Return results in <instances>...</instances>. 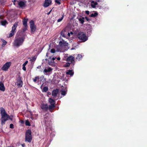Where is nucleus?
Listing matches in <instances>:
<instances>
[{"mask_svg":"<svg viewBox=\"0 0 147 147\" xmlns=\"http://www.w3.org/2000/svg\"><path fill=\"white\" fill-rule=\"evenodd\" d=\"M78 19L81 24H83L84 23V17H82L79 18H78Z\"/></svg>","mask_w":147,"mask_h":147,"instance_id":"412c9836","label":"nucleus"},{"mask_svg":"<svg viewBox=\"0 0 147 147\" xmlns=\"http://www.w3.org/2000/svg\"><path fill=\"white\" fill-rule=\"evenodd\" d=\"M25 124L27 126H30V124L29 121L28 120H26L25 121Z\"/></svg>","mask_w":147,"mask_h":147,"instance_id":"2f4dec72","label":"nucleus"},{"mask_svg":"<svg viewBox=\"0 0 147 147\" xmlns=\"http://www.w3.org/2000/svg\"><path fill=\"white\" fill-rule=\"evenodd\" d=\"M49 101L51 104H55V100L51 98L49 99Z\"/></svg>","mask_w":147,"mask_h":147,"instance_id":"b1692460","label":"nucleus"},{"mask_svg":"<svg viewBox=\"0 0 147 147\" xmlns=\"http://www.w3.org/2000/svg\"><path fill=\"white\" fill-rule=\"evenodd\" d=\"M27 29V26L24 27V28L23 29V32L25 31Z\"/></svg>","mask_w":147,"mask_h":147,"instance_id":"4c0bfd02","label":"nucleus"},{"mask_svg":"<svg viewBox=\"0 0 147 147\" xmlns=\"http://www.w3.org/2000/svg\"><path fill=\"white\" fill-rule=\"evenodd\" d=\"M30 27L32 32H34L36 30V26L34 25V22L33 20H31L30 22Z\"/></svg>","mask_w":147,"mask_h":147,"instance_id":"6e6552de","label":"nucleus"},{"mask_svg":"<svg viewBox=\"0 0 147 147\" xmlns=\"http://www.w3.org/2000/svg\"><path fill=\"white\" fill-rule=\"evenodd\" d=\"M7 147H13L12 146H8Z\"/></svg>","mask_w":147,"mask_h":147,"instance_id":"5fc2aeb1","label":"nucleus"},{"mask_svg":"<svg viewBox=\"0 0 147 147\" xmlns=\"http://www.w3.org/2000/svg\"><path fill=\"white\" fill-rule=\"evenodd\" d=\"M28 61H26L25 62L23 63V65L26 66V64L28 63Z\"/></svg>","mask_w":147,"mask_h":147,"instance_id":"58836bf2","label":"nucleus"},{"mask_svg":"<svg viewBox=\"0 0 147 147\" xmlns=\"http://www.w3.org/2000/svg\"><path fill=\"white\" fill-rule=\"evenodd\" d=\"M1 124L2 125H3L5 124V122L8 119L9 116L7 114L5 109L3 108H1Z\"/></svg>","mask_w":147,"mask_h":147,"instance_id":"f03ea898","label":"nucleus"},{"mask_svg":"<svg viewBox=\"0 0 147 147\" xmlns=\"http://www.w3.org/2000/svg\"><path fill=\"white\" fill-rule=\"evenodd\" d=\"M7 43V42L5 41V40H4L3 41V44H4V45H5Z\"/></svg>","mask_w":147,"mask_h":147,"instance_id":"a18cd8bd","label":"nucleus"},{"mask_svg":"<svg viewBox=\"0 0 147 147\" xmlns=\"http://www.w3.org/2000/svg\"><path fill=\"white\" fill-rule=\"evenodd\" d=\"M36 58V57L35 56L32 57L30 58V61L32 62H34V61H35Z\"/></svg>","mask_w":147,"mask_h":147,"instance_id":"4be33fe9","label":"nucleus"},{"mask_svg":"<svg viewBox=\"0 0 147 147\" xmlns=\"http://www.w3.org/2000/svg\"><path fill=\"white\" fill-rule=\"evenodd\" d=\"M0 90L2 91H4L5 90L4 84L2 82H0Z\"/></svg>","mask_w":147,"mask_h":147,"instance_id":"a211bd4d","label":"nucleus"},{"mask_svg":"<svg viewBox=\"0 0 147 147\" xmlns=\"http://www.w3.org/2000/svg\"><path fill=\"white\" fill-rule=\"evenodd\" d=\"M1 24L2 25L5 26L7 24V22L6 20L2 21H1Z\"/></svg>","mask_w":147,"mask_h":147,"instance_id":"393cba45","label":"nucleus"},{"mask_svg":"<svg viewBox=\"0 0 147 147\" xmlns=\"http://www.w3.org/2000/svg\"><path fill=\"white\" fill-rule=\"evenodd\" d=\"M55 2L57 3H58V4H60V1H59L58 0H56Z\"/></svg>","mask_w":147,"mask_h":147,"instance_id":"79ce46f5","label":"nucleus"},{"mask_svg":"<svg viewBox=\"0 0 147 147\" xmlns=\"http://www.w3.org/2000/svg\"><path fill=\"white\" fill-rule=\"evenodd\" d=\"M41 107L42 110L46 111L48 109V107L47 104H42L41 106Z\"/></svg>","mask_w":147,"mask_h":147,"instance_id":"4468645a","label":"nucleus"},{"mask_svg":"<svg viewBox=\"0 0 147 147\" xmlns=\"http://www.w3.org/2000/svg\"><path fill=\"white\" fill-rule=\"evenodd\" d=\"M26 3V2L20 1H18V4L20 7L23 8L25 7Z\"/></svg>","mask_w":147,"mask_h":147,"instance_id":"9b49d317","label":"nucleus"},{"mask_svg":"<svg viewBox=\"0 0 147 147\" xmlns=\"http://www.w3.org/2000/svg\"><path fill=\"white\" fill-rule=\"evenodd\" d=\"M59 92V90L58 89L54 90L52 93V95L54 97L56 96Z\"/></svg>","mask_w":147,"mask_h":147,"instance_id":"dca6fc26","label":"nucleus"},{"mask_svg":"<svg viewBox=\"0 0 147 147\" xmlns=\"http://www.w3.org/2000/svg\"><path fill=\"white\" fill-rule=\"evenodd\" d=\"M55 49H51V52L52 53H54L55 52Z\"/></svg>","mask_w":147,"mask_h":147,"instance_id":"f704fd0d","label":"nucleus"},{"mask_svg":"<svg viewBox=\"0 0 147 147\" xmlns=\"http://www.w3.org/2000/svg\"><path fill=\"white\" fill-rule=\"evenodd\" d=\"M98 15V13L95 12L94 13H92L90 15V17H95L96 16Z\"/></svg>","mask_w":147,"mask_h":147,"instance_id":"a878e982","label":"nucleus"},{"mask_svg":"<svg viewBox=\"0 0 147 147\" xmlns=\"http://www.w3.org/2000/svg\"><path fill=\"white\" fill-rule=\"evenodd\" d=\"M55 107V104H51V105H49L48 107L49 110L51 111V110H52Z\"/></svg>","mask_w":147,"mask_h":147,"instance_id":"5701e85b","label":"nucleus"},{"mask_svg":"<svg viewBox=\"0 0 147 147\" xmlns=\"http://www.w3.org/2000/svg\"><path fill=\"white\" fill-rule=\"evenodd\" d=\"M51 3V0H45L44 3L43 5L45 7H47L49 6Z\"/></svg>","mask_w":147,"mask_h":147,"instance_id":"1a4fd4ad","label":"nucleus"},{"mask_svg":"<svg viewBox=\"0 0 147 147\" xmlns=\"http://www.w3.org/2000/svg\"><path fill=\"white\" fill-rule=\"evenodd\" d=\"M39 79L38 76H37L35 78H34L33 79V81L34 82H36L37 80Z\"/></svg>","mask_w":147,"mask_h":147,"instance_id":"c756f323","label":"nucleus"},{"mask_svg":"<svg viewBox=\"0 0 147 147\" xmlns=\"http://www.w3.org/2000/svg\"><path fill=\"white\" fill-rule=\"evenodd\" d=\"M22 84L23 82L22 81L21 79L19 78L17 80L16 84L18 87H21L22 86Z\"/></svg>","mask_w":147,"mask_h":147,"instance_id":"9d476101","label":"nucleus"},{"mask_svg":"<svg viewBox=\"0 0 147 147\" xmlns=\"http://www.w3.org/2000/svg\"><path fill=\"white\" fill-rule=\"evenodd\" d=\"M22 69L24 71L26 70V68L25 66L23 65Z\"/></svg>","mask_w":147,"mask_h":147,"instance_id":"ea45409f","label":"nucleus"},{"mask_svg":"<svg viewBox=\"0 0 147 147\" xmlns=\"http://www.w3.org/2000/svg\"><path fill=\"white\" fill-rule=\"evenodd\" d=\"M66 74L67 75H69L72 76L74 75V72L72 70H68L67 71Z\"/></svg>","mask_w":147,"mask_h":147,"instance_id":"f3484780","label":"nucleus"},{"mask_svg":"<svg viewBox=\"0 0 147 147\" xmlns=\"http://www.w3.org/2000/svg\"><path fill=\"white\" fill-rule=\"evenodd\" d=\"M3 16L2 15L0 16V20L3 19Z\"/></svg>","mask_w":147,"mask_h":147,"instance_id":"a19ab883","label":"nucleus"},{"mask_svg":"<svg viewBox=\"0 0 147 147\" xmlns=\"http://www.w3.org/2000/svg\"><path fill=\"white\" fill-rule=\"evenodd\" d=\"M42 86H41V87H40V88H41V87H42Z\"/></svg>","mask_w":147,"mask_h":147,"instance_id":"bf43d9fd","label":"nucleus"},{"mask_svg":"<svg viewBox=\"0 0 147 147\" xmlns=\"http://www.w3.org/2000/svg\"><path fill=\"white\" fill-rule=\"evenodd\" d=\"M68 36H70V34L69 33H68Z\"/></svg>","mask_w":147,"mask_h":147,"instance_id":"09e8293b","label":"nucleus"},{"mask_svg":"<svg viewBox=\"0 0 147 147\" xmlns=\"http://www.w3.org/2000/svg\"><path fill=\"white\" fill-rule=\"evenodd\" d=\"M5 2V0H0V3L1 4H2L4 3Z\"/></svg>","mask_w":147,"mask_h":147,"instance_id":"72a5a7b5","label":"nucleus"},{"mask_svg":"<svg viewBox=\"0 0 147 147\" xmlns=\"http://www.w3.org/2000/svg\"><path fill=\"white\" fill-rule=\"evenodd\" d=\"M61 94L63 96L65 95L66 93V90L65 89H62L61 91Z\"/></svg>","mask_w":147,"mask_h":147,"instance_id":"aec40b11","label":"nucleus"},{"mask_svg":"<svg viewBox=\"0 0 147 147\" xmlns=\"http://www.w3.org/2000/svg\"><path fill=\"white\" fill-rule=\"evenodd\" d=\"M85 12L88 15L89 13V11H86Z\"/></svg>","mask_w":147,"mask_h":147,"instance_id":"c03bdc74","label":"nucleus"},{"mask_svg":"<svg viewBox=\"0 0 147 147\" xmlns=\"http://www.w3.org/2000/svg\"><path fill=\"white\" fill-rule=\"evenodd\" d=\"M78 37L82 42H85L88 39V37L85 33L83 32H80L78 35Z\"/></svg>","mask_w":147,"mask_h":147,"instance_id":"20e7f679","label":"nucleus"},{"mask_svg":"<svg viewBox=\"0 0 147 147\" xmlns=\"http://www.w3.org/2000/svg\"><path fill=\"white\" fill-rule=\"evenodd\" d=\"M48 89V88L47 87H45L43 88V89H42V92H47Z\"/></svg>","mask_w":147,"mask_h":147,"instance_id":"cd10ccee","label":"nucleus"},{"mask_svg":"<svg viewBox=\"0 0 147 147\" xmlns=\"http://www.w3.org/2000/svg\"><path fill=\"white\" fill-rule=\"evenodd\" d=\"M26 141L30 142L32 140L31 132L30 130L27 131L26 135Z\"/></svg>","mask_w":147,"mask_h":147,"instance_id":"39448f33","label":"nucleus"},{"mask_svg":"<svg viewBox=\"0 0 147 147\" xmlns=\"http://www.w3.org/2000/svg\"><path fill=\"white\" fill-rule=\"evenodd\" d=\"M24 39L25 38L23 36L16 37L13 42V46L18 48L22 45Z\"/></svg>","mask_w":147,"mask_h":147,"instance_id":"f257e3e1","label":"nucleus"},{"mask_svg":"<svg viewBox=\"0 0 147 147\" xmlns=\"http://www.w3.org/2000/svg\"><path fill=\"white\" fill-rule=\"evenodd\" d=\"M68 46V43L64 41H60L58 46V49L57 51H63L67 50Z\"/></svg>","mask_w":147,"mask_h":147,"instance_id":"7ed1b4c3","label":"nucleus"},{"mask_svg":"<svg viewBox=\"0 0 147 147\" xmlns=\"http://www.w3.org/2000/svg\"><path fill=\"white\" fill-rule=\"evenodd\" d=\"M22 146L24 147V144H22Z\"/></svg>","mask_w":147,"mask_h":147,"instance_id":"864d4df0","label":"nucleus"},{"mask_svg":"<svg viewBox=\"0 0 147 147\" xmlns=\"http://www.w3.org/2000/svg\"><path fill=\"white\" fill-rule=\"evenodd\" d=\"M70 34H73V33L72 32H70Z\"/></svg>","mask_w":147,"mask_h":147,"instance_id":"603ef678","label":"nucleus"},{"mask_svg":"<svg viewBox=\"0 0 147 147\" xmlns=\"http://www.w3.org/2000/svg\"><path fill=\"white\" fill-rule=\"evenodd\" d=\"M28 19H24L23 20V25L24 26V27L27 26V23L28 21Z\"/></svg>","mask_w":147,"mask_h":147,"instance_id":"6ab92c4d","label":"nucleus"},{"mask_svg":"<svg viewBox=\"0 0 147 147\" xmlns=\"http://www.w3.org/2000/svg\"><path fill=\"white\" fill-rule=\"evenodd\" d=\"M97 3L94 1H91V5L92 7L93 8H95L96 5H97Z\"/></svg>","mask_w":147,"mask_h":147,"instance_id":"2eb2a0df","label":"nucleus"},{"mask_svg":"<svg viewBox=\"0 0 147 147\" xmlns=\"http://www.w3.org/2000/svg\"><path fill=\"white\" fill-rule=\"evenodd\" d=\"M50 13V12L48 14H49Z\"/></svg>","mask_w":147,"mask_h":147,"instance_id":"13d9d810","label":"nucleus"},{"mask_svg":"<svg viewBox=\"0 0 147 147\" xmlns=\"http://www.w3.org/2000/svg\"><path fill=\"white\" fill-rule=\"evenodd\" d=\"M82 58V55H81L79 54V55H77V56L76 58V59L78 60H80Z\"/></svg>","mask_w":147,"mask_h":147,"instance_id":"bb28decb","label":"nucleus"},{"mask_svg":"<svg viewBox=\"0 0 147 147\" xmlns=\"http://www.w3.org/2000/svg\"><path fill=\"white\" fill-rule=\"evenodd\" d=\"M71 63L69 62H68L67 63H66V64H65L64 66L65 67H67L69 66L70 64Z\"/></svg>","mask_w":147,"mask_h":147,"instance_id":"473e14b6","label":"nucleus"},{"mask_svg":"<svg viewBox=\"0 0 147 147\" xmlns=\"http://www.w3.org/2000/svg\"><path fill=\"white\" fill-rule=\"evenodd\" d=\"M66 61L71 63L74 61V57L71 56L67 58Z\"/></svg>","mask_w":147,"mask_h":147,"instance_id":"f8f14e48","label":"nucleus"},{"mask_svg":"<svg viewBox=\"0 0 147 147\" xmlns=\"http://www.w3.org/2000/svg\"><path fill=\"white\" fill-rule=\"evenodd\" d=\"M56 59H57L58 60H60V59H61L59 57H58Z\"/></svg>","mask_w":147,"mask_h":147,"instance_id":"49530a36","label":"nucleus"},{"mask_svg":"<svg viewBox=\"0 0 147 147\" xmlns=\"http://www.w3.org/2000/svg\"><path fill=\"white\" fill-rule=\"evenodd\" d=\"M18 26V23L16 22L13 26L12 28V30L9 34V37H10L12 36L16 32V28Z\"/></svg>","mask_w":147,"mask_h":147,"instance_id":"423d86ee","label":"nucleus"},{"mask_svg":"<svg viewBox=\"0 0 147 147\" xmlns=\"http://www.w3.org/2000/svg\"><path fill=\"white\" fill-rule=\"evenodd\" d=\"M23 121H22L21 123H23Z\"/></svg>","mask_w":147,"mask_h":147,"instance_id":"6e6d98bb","label":"nucleus"},{"mask_svg":"<svg viewBox=\"0 0 147 147\" xmlns=\"http://www.w3.org/2000/svg\"><path fill=\"white\" fill-rule=\"evenodd\" d=\"M86 20H88V18H87V17H86Z\"/></svg>","mask_w":147,"mask_h":147,"instance_id":"3c124183","label":"nucleus"},{"mask_svg":"<svg viewBox=\"0 0 147 147\" xmlns=\"http://www.w3.org/2000/svg\"><path fill=\"white\" fill-rule=\"evenodd\" d=\"M64 14H63L62 15V16H61V18H59L58 20L57 21V22H61L63 19L64 18Z\"/></svg>","mask_w":147,"mask_h":147,"instance_id":"c85d7f7f","label":"nucleus"},{"mask_svg":"<svg viewBox=\"0 0 147 147\" xmlns=\"http://www.w3.org/2000/svg\"><path fill=\"white\" fill-rule=\"evenodd\" d=\"M10 119V120H12V118H11L10 117V116H9V118H8V119Z\"/></svg>","mask_w":147,"mask_h":147,"instance_id":"de8ad7c7","label":"nucleus"},{"mask_svg":"<svg viewBox=\"0 0 147 147\" xmlns=\"http://www.w3.org/2000/svg\"><path fill=\"white\" fill-rule=\"evenodd\" d=\"M18 0H14L13 1V4L15 5H16V3H18Z\"/></svg>","mask_w":147,"mask_h":147,"instance_id":"c9c22d12","label":"nucleus"},{"mask_svg":"<svg viewBox=\"0 0 147 147\" xmlns=\"http://www.w3.org/2000/svg\"><path fill=\"white\" fill-rule=\"evenodd\" d=\"M40 67V66H39L37 67V68H39Z\"/></svg>","mask_w":147,"mask_h":147,"instance_id":"8fccbe9b","label":"nucleus"},{"mask_svg":"<svg viewBox=\"0 0 147 147\" xmlns=\"http://www.w3.org/2000/svg\"><path fill=\"white\" fill-rule=\"evenodd\" d=\"M11 65V62H7L3 65V66L1 67V69L4 71H7L10 67Z\"/></svg>","mask_w":147,"mask_h":147,"instance_id":"0eeeda50","label":"nucleus"},{"mask_svg":"<svg viewBox=\"0 0 147 147\" xmlns=\"http://www.w3.org/2000/svg\"><path fill=\"white\" fill-rule=\"evenodd\" d=\"M56 58H57L56 57H53L52 58V61H53Z\"/></svg>","mask_w":147,"mask_h":147,"instance_id":"37998d69","label":"nucleus"},{"mask_svg":"<svg viewBox=\"0 0 147 147\" xmlns=\"http://www.w3.org/2000/svg\"><path fill=\"white\" fill-rule=\"evenodd\" d=\"M13 124H11L10 125V128H13Z\"/></svg>","mask_w":147,"mask_h":147,"instance_id":"e433bc0d","label":"nucleus"},{"mask_svg":"<svg viewBox=\"0 0 147 147\" xmlns=\"http://www.w3.org/2000/svg\"><path fill=\"white\" fill-rule=\"evenodd\" d=\"M49 64L51 65H53L54 64V61H51L49 62Z\"/></svg>","mask_w":147,"mask_h":147,"instance_id":"7c9ffc66","label":"nucleus"},{"mask_svg":"<svg viewBox=\"0 0 147 147\" xmlns=\"http://www.w3.org/2000/svg\"><path fill=\"white\" fill-rule=\"evenodd\" d=\"M52 70V69L51 67H47L45 68L43 71V73L45 75L47 74V73L50 72Z\"/></svg>","mask_w":147,"mask_h":147,"instance_id":"ddd939ff","label":"nucleus"},{"mask_svg":"<svg viewBox=\"0 0 147 147\" xmlns=\"http://www.w3.org/2000/svg\"><path fill=\"white\" fill-rule=\"evenodd\" d=\"M65 55H66V54H65V55H64V56H65Z\"/></svg>","mask_w":147,"mask_h":147,"instance_id":"4d7b16f0","label":"nucleus"}]
</instances>
